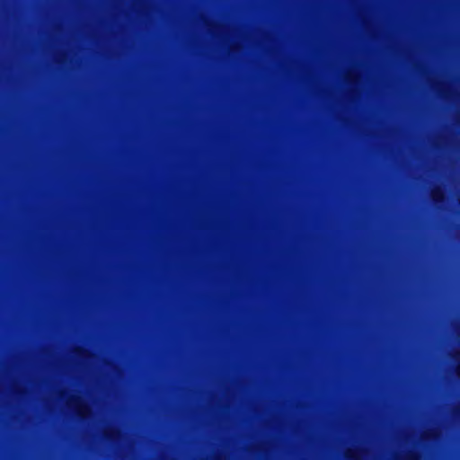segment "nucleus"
<instances>
[{"instance_id": "f257e3e1", "label": "nucleus", "mask_w": 460, "mask_h": 460, "mask_svg": "<svg viewBox=\"0 0 460 460\" xmlns=\"http://www.w3.org/2000/svg\"><path fill=\"white\" fill-rule=\"evenodd\" d=\"M430 197L435 204H440L445 201V193L440 187H436L431 190Z\"/></svg>"}, {"instance_id": "f03ea898", "label": "nucleus", "mask_w": 460, "mask_h": 460, "mask_svg": "<svg viewBox=\"0 0 460 460\" xmlns=\"http://www.w3.org/2000/svg\"><path fill=\"white\" fill-rule=\"evenodd\" d=\"M452 357L456 362V373L460 377V350L456 351Z\"/></svg>"}, {"instance_id": "7ed1b4c3", "label": "nucleus", "mask_w": 460, "mask_h": 460, "mask_svg": "<svg viewBox=\"0 0 460 460\" xmlns=\"http://www.w3.org/2000/svg\"><path fill=\"white\" fill-rule=\"evenodd\" d=\"M74 399H75V401L77 402V403H76V406H77V413H78V415H79L80 417H82V418H83V417H84V411H88V408H87L85 405H84V404H82V403H79V400H78L77 398H74Z\"/></svg>"}, {"instance_id": "39448f33", "label": "nucleus", "mask_w": 460, "mask_h": 460, "mask_svg": "<svg viewBox=\"0 0 460 460\" xmlns=\"http://www.w3.org/2000/svg\"><path fill=\"white\" fill-rule=\"evenodd\" d=\"M346 456L348 460H357L353 453H348Z\"/></svg>"}, {"instance_id": "20e7f679", "label": "nucleus", "mask_w": 460, "mask_h": 460, "mask_svg": "<svg viewBox=\"0 0 460 460\" xmlns=\"http://www.w3.org/2000/svg\"><path fill=\"white\" fill-rule=\"evenodd\" d=\"M420 456L417 453H414V452H411L407 456V460H420Z\"/></svg>"}, {"instance_id": "423d86ee", "label": "nucleus", "mask_w": 460, "mask_h": 460, "mask_svg": "<svg viewBox=\"0 0 460 460\" xmlns=\"http://www.w3.org/2000/svg\"><path fill=\"white\" fill-rule=\"evenodd\" d=\"M106 436H107V438H111V437H112V435H111V434H107Z\"/></svg>"}]
</instances>
